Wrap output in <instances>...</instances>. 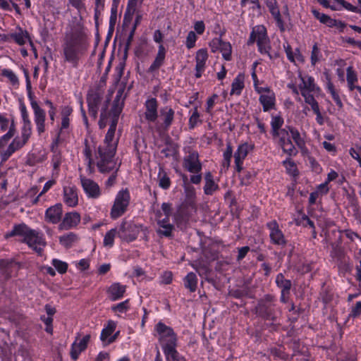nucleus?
<instances>
[{"label":"nucleus","mask_w":361,"mask_h":361,"mask_svg":"<svg viewBox=\"0 0 361 361\" xmlns=\"http://www.w3.org/2000/svg\"><path fill=\"white\" fill-rule=\"evenodd\" d=\"M117 122L118 120L112 118L104 145L99 147L100 160L97 162V166L102 173L110 171L114 168L113 158L117 147V140L114 138Z\"/></svg>","instance_id":"f257e3e1"},{"label":"nucleus","mask_w":361,"mask_h":361,"mask_svg":"<svg viewBox=\"0 0 361 361\" xmlns=\"http://www.w3.org/2000/svg\"><path fill=\"white\" fill-rule=\"evenodd\" d=\"M154 335L157 338L165 357L177 351L178 337L171 327L159 322L154 326Z\"/></svg>","instance_id":"f03ea898"},{"label":"nucleus","mask_w":361,"mask_h":361,"mask_svg":"<svg viewBox=\"0 0 361 361\" xmlns=\"http://www.w3.org/2000/svg\"><path fill=\"white\" fill-rule=\"evenodd\" d=\"M299 78L300 82L298 86L290 83L288 87L292 90L293 93L298 95L300 94L306 104L316 101L314 97L320 93L321 89L315 83L314 78L308 75H302L301 74L299 75Z\"/></svg>","instance_id":"7ed1b4c3"},{"label":"nucleus","mask_w":361,"mask_h":361,"mask_svg":"<svg viewBox=\"0 0 361 361\" xmlns=\"http://www.w3.org/2000/svg\"><path fill=\"white\" fill-rule=\"evenodd\" d=\"M185 155L183 159V168L188 172L192 173L190 181L192 184L198 185L202 179V164L197 151L190 147L184 149Z\"/></svg>","instance_id":"20e7f679"},{"label":"nucleus","mask_w":361,"mask_h":361,"mask_svg":"<svg viewBox=\"0 0 361 361\" xmlns=\"http://www.w3.org/2000/svg\"><path fill=\"white\" fill-rule=\"evenodd\" d=\"M257 42L259 51L262 54L267 55L270 59V42L267 37V30L264 25H256L252 28L248 40V44Z\"/></svg>","instance_id":"39448f33"},{"label":"nucleus","mask_w":361,"mask_h":361,"mask_svg":"<svg viewBox=\"0 0 361 361\" xmlns=\"http://www.w3.org/2000/svg\"><path fill=\"white\" fill-rule=\"evenodd\" d=\"M130 202V192L127 189L119 190L114 199V204L110 212L112 219H116L121 216L127 211Z\"/></svg>","instance_id":"423d86ee"},{"label":"nucleus","mask_w":361,"mask_h":361,"mask_svg":"<svg viewBox=\"0 0 361 361\" xmlns=\"http://www.w3.org/2000/svg\"><path fill=\"white\" fill-rule=\"evenodd\" d=\"M63 54L66 62L71 63L74 67L77 66L80 58V49L78 41L71 38L63 46Z\"/></svg>","instance_id":"0eeeda50"},{"label":"nucleus","mask_w":361,"mask_h":361,"mask_svg":"<svg viewBox=\"0 0 361 361\" xmlns=\"http://www.w3.org/2000/svg\"><path fill=\"white\" fill-rule=\"evenodd\" d=\"M140 232V226L131 221H123L118 229V236L126 242L135 240Z\"/></svg>","instance_id":"6e6552de"},{"label":"nucleus","mask_w":361,"mask_h":361,"mask_svg":"<svg viewBox=\"0 0 361 361\" xmlns=\"http://www.w3.org/2000/svg\"><path fill=\"white\" fill-rule=\"evenodd\" d=\"M82 190L87 197L91 199H98L102 195L99 185L93 180L84 176H80Z\"/></svg>","instance_id":"1a4fd4ad"},{"label":"nucleus","mask_w":361,"mask_h":361,"mask_svg":"<svg viewBox=\"0 0 361 361\" xmlns=\"http://www.w3.org/2000/svg\"><path fill=\"white\" fill-rule=\"evenodd\" d=\"M257 93L259 94V101L264 111H269L275 108V94L268 85H264L263 90H260Z\"/></svg>","instance_id":"9d476101"},{"label":"nucleus","mask_w":361,"mask_h":361,"mask_svg":"<svg viewBox=\"0 0 361 361\" xmlns=\"http://www.w3.org/2000/svg\"><path fill=\"white\" fill-rule=\"evenodd\" d=\"M30 106L33 111L34 121L36 126L37 131L39 135H41L45 131V111L42 108H41V106L35 99H32V102H30Z\"/></svg>","instance_id":"9b49d317"},{"label":"nucleus","mask_w":361,"mask_h":361,"mask_svg":"<svg viewBox=\"0 0 361 361\" xmlns=\"http://www.w3.org/2000/svg\"><path fill=\"white\" fill-rule=\"evenodd\" d=\"M143 116L147 123H155L159 117L158 102L156 98L148 97L144 103Z\"/></svg>","instance_id":"f8f14e48"},{"label":"nucleus","mask_w":361,"mask_h":361,"mask_svg":"<svg viewBox=\"0 0 361 361\" xmlns=\"http://www.w3.org/2000/svg\"><path fill=\"white\" fill-rule=\"evenodd\" d=\"M209 45L212 52L219 51L225 60H231L232 47L230 42L223 41L220 37H215Z\"/></svg>","instance_id":"ddd939ff"},{"label":"nucleus","mask_w":361,"mask_h":361,"mask_svg":"<svg viewBox=\"0 0 361 361\" xmlns=\"http://www.w3.org/2000/svg\"><path fill=\"white\" fill-rule=\"evenodd\" d=\"M255 145L252 142H243L238 145L237 150L234 153V160L235 167L238 171L243 169V161L248 153L253 150Z\"/></svg>","instance_id":"4468645a"},{"label":"nucleus","mask_w":361,"mask_h":361,"mask_svg":"<svg viewBox=\"0 0 361 361\" xmlns=\"http://www.w3.org/2000/svg\"><path fill=\"white\" fill-rule=\"evenodd\" d=\"M25 243H26L30 248L37 253H41L46 245V242L43 235L32 229Z\"/></svg>","instance_id":"2eb2a0df"},{"label":"nucleus","mask_w":361,"mask_h":361,"mask_svg":"<svg viewBox=\"0 0 361 361\" xmlns=\"http://www.w3.org/2000/svg\"><path fill=\"white\" fill-rule=\"evenodd\" d=\"M312 12L314 16L319 20L321 23L325 24L329 27H336L340 31H343L345 27V24L342 21L333 19L330 16L322 13L317 10H312Z\"/></svg>","instance_id":"dca6fc26"},{"label":"nucleus","mask_w":361,"mask_h":361,"mask_svg":"<svg viewBox=\"0 0 361 361\" xmlns=\"http://www.w3.org/2000/svg\"><path fill=\"white\" fill-rule=\"evenodd\" d=\"M80 222V215L76 212L66 213L59 225V230H69L76 227Z\"/></svg>","instance_id":"f3484780"},{"label":"nucleus","mask_w":361,"mask_h":361,"mask_svg":"<svg viewBox=\"0 0 361 361\" xmlns=\"http://www.w3.org/2000/svg\"><path fill=\"white\" fill-rule=\"evenodd\" d=\"M267 226L269 229V236L271 242L276 245H285L286 241L284 235L279 228L277 222L276 221H270L267 224Z\"/></svg>","instance_id":"a211bd4d"},{"label":"nucleus","mask_w":361,"mask_h":361,"mask_svg":"<svg viewBox=\"0 0 361 361\" xmlns=\"http://www.w3.org/2000/svg\"><path fill=\"white\" fill-rule=\"evenodd\" d=\"M116 328V323L114 321H108L100 335V340L104 346H106L116 341V336H113Z\"/></svg>","instance_id":"6ab92c4d"},{"label":"nucleus","mask_w":361,"mask_h":361,"mask_svg":"<svg viewBox=\"0 0 361 361\" xmlns=\"http://www.w3.org/2000/svg\"><path fill=\"white\" fill-rule=\"evenodd\" d=\"M11 38L19 46H23L27 42L32 45L29 32L19 25L11 32Z\"/></svg>","instance_id":"aec40b11"},{"label":"nucleus","mask_w":361,"mask_h":361,"mask_svg":"<svg viewBox=\"0 0 361 361\" xmlns=\"http://www.w3.org/2000/svg\"><path fill=\"white\" fill-rule=\"evenodd\" d=\"M101 99L102 96L99 92L91 90L88 92L87 101L89 107V113L94 118L97 117L99 104Z\"/></svg>","instance_id":"412c9836"},{"label":"nucleus","mask_w":361,"mask_h":361,"mask_svg":"<svg viewBox=\"0 0 361 361\" xmlns=\"http://www.w3.org/2000/svg\"><path fill=\"white\" fill-rule=\"evenodd\" d=\"M90 339V336L85 335L82 338H76L73 343L71 349V357L73 360H77L79 355L86 349Z\"/></svg>","instance_id":"4be33fe9"},{"label":"nucleus","mask_w":361,"mask_h":361,"mask_svg":"<svg viewBox=\"0 0 361 361\" xmlns=\"http://www.w3.org/2000/svg\"><path fill=\"white\" fill-rule=\"evenodd\" d=\"M208 59V52L205 49H200L195 55V77L200 78L206 68V62Z\"/></svg>","instance_id":"5701e85b"},{"label":"nucleus","mask_w":361,"mask_h":361,"mask_svg":"<svg viewBox=\"0 0 361 361\" xmlns=\"http://www.w3.org/2000/svg\"><path fill=\"white\" fill-rule=\"evenodd\" d=\"M266 5L267 8H269V12L271 13V16L274 18L276 25L280 29L281 31L285 30V25L284 23L282 20L281 15L278 6L277 1L276 0H267L266 1Z\"/></svg>","instance_id":"b1692460"},{"label":"nucleus","mask_w":361,"mask_h":361,"mask_svg":"<svg viewBox=\"0 0 361 361\" xmlns=\"http://www.w3.org/2000/svg\"><path fill=\"white\" fill-rule=\"evenodd\" d=\"M7 130H8L7 133L2 137L4 140H8L12 137L16 129L13 121H10L6 114H0V132L4 133Z\"/></svg>","instance_id":"393cba45"},{"label":"nucleus","mask_w":361,"mask_h":361,"mask_svg":"<svg viewBox=\"0 0 361 361\" xmlns=\"http://www.w3.org/2000/svg\"><path fill=\"white\" fill-rule=\"evenodd\" d=\"M63 202L68 207H75L78 203L77 189L74 186H65L63 188Z\"/></svg>","instance_id":"a878e982"},{"label":"nucleus","mask_w":361,"mask_h":361,"mask_svg":"<svg viewBox=\"0 0 361 361\" xmlns=\"http://www.w3.org/2000/svg\"><path fill=\"white\" fill-rule=\"evenodd\" d=\"M159 112L161 126L167 130L173 122L175 111L171 107L166 106L162 107Z\"/></svg>","instance_id":"bb28decb"},{"label":"nucleus","mask_w":361,"mask_h":361,"mask_svg":"<svg viewBox=\"0 0 361 361\" xmlns=\"http://www.w3.org/2000/svg\"><path fill=\"white\" fill-rule=\"evenodd\" d=\"M31 231L32 229L24 224L15 225L11 231L5 234V238L19 236L25 242Z\"/></svg>","instance_id":"cd10ccee"},{"label":"nucleus","mask_w":361,"mask_h":361,"mask_svg":"<svg viewBox=\"0 0 361 361\" xmlns=\"http://www.w3.org/2000/svg\"><path fill=\"white\" fill-rule=\"evenodd\" d=\"M62 215V207L61 204H56L48 208L45 213V219L51 224H57Z\"/></svg>","instance_id":"c85d7f7f"},{"label":"nucleus","mask_w":361,"mask_h":361,"mask_svg":"<svg viewBox=\"0 0 361 361\" xmlns=\"http://www.w3.org/2000/svg\"><path fill=\"white\" fill-rule=\"evenodd\" d=\"M73 113V109L69 106H64L61 109V126L59 128V134L68 130L70 127V116Z\"/></svg>","instance_id":"c756f323"},{"label":"nucleus","mask_w":361,"mask_h":361,"mask_svg":"<svg viewBox=\"0 0 361 361\" xmlns=\"http://www.w3.org/2000/svg\"><path fill=\"white\" fill-rule=\"evenodd\" d=\"M346 81L350 91L357 90L361 94V87L356 85L358 81L357 75L353 66L346 68Z\"/></svg>","instance_id":"7c9ffc66"},{"label":"nucleus","mask_w":361,"mask_h":361,"mask_svg":"<svg viewBox=\"0 0 361 361\" xmlns=\"http://www.w3.org/2000/svg\"><path fill=\"white\" fill-rule=\"evenodd\" d=\"M126 286L120 283H114L108 288L107 293L111 300H117L123 297Z\"/></svg>","instance_id":"2f4dec72"},{"label":"nucleus","mask_w":361,"mask_h":361,"mask_svg":"<svg viewBox=\"0 0 361 361\" xmlns=\"http://www.w3.org/2000/svg\"><path fill=\"white\" fill-rule=\"evenodd\" d=\"M171 214V204L164 202L159 209L156 212V221L157 224L169 222V216Z\"/></svg>","instance_id":"473e14b6"},{"label":"nucleus","mask_w":361,"mask_h":361,"mask_svg":"<svg viewBox=\"0 0 361 361\" xmlns=\"http://www.w3.org/2000/svg\"><path fill=\"white\" fill-rule=\"evenodd\" d=\"M123 89H119L114 100L113 107L111 111L112 118L118 120V116L122 111L124 99L123 98Z\"/></svg>","instance_id":"72a5a7b5"},{"label":"nucleus","mask_w":361,"mask_h":361,"mask_svg":"<svg viewBox=\"0 0 361 361\" xmlns=\"http://www.w3.org/2000/svg\"><path fill=\"white\" fill-rule=\"evenodd\" d=\"M166 51L165 47L162 44H160L159 46L158 51L154 59V61H153V63L151 64L148 69L149 72L152 73L158 70L164 64L166 57Z\"/></svg>","instance_id":"f704fd0d"},{"label":"nucleus","mask_w":361,"mask_h":361,"mask_svg":"<svg viewBox=\"0 0 361 361\" xmlns=\"http://www.w3.org/2000/svg\"><path fill=\"white\" fill-rule=\"evenodd\" d=\"M27 142V140H25V138L21 136L16 137L4 154L3 159L6 160L8 159L13 152L21 148Z\"/></svg>","instance_id":"c9c22d12"},{"label":"nucleus","mask_w":361,"mask_h":361,"mask_svg":"<svg viewBox=\"0 0 361 361\" xmlns=\"http://www.w3.org/2000/svg\"><path fill=\"white\" fill-rule=\"evenodd\" d=\"M27 142V140H25V138L21 136L16 137L4 154L3 159L6 160L8 159L13 152L21 148Z\"/></svg>","instance_id":"e433bc0d"},{"label":"nucleus","mask_w":361,"mask_h":361,"mask_svg":"<svg viewBox=\"0 0 361 361\" xmlns=\"http://www.w3.org/2000/svg\"><path fill=\"white\" fill-rule=\"evenodd\" d=\"M205 184L204 186V192L207 195H212L219 189L218 184L214 181V177L211 172L208 171L204 175Z\"/></svg>","instance_id":"4c0bfd02"},{"label":"nucleus","mask_w":361,"mask_h":361,"mask_svg":"<svg viewBox=\"0 0 361 361\" xmlns=\"http://www.w3.org/2000/svg\"><path fill=\"white\" fill-rule=\"evenodd\" d=\"M1 75L7 79L11 85L15 89H18L20 86V80L16 73L9 68H2L1 70Z\"/></svg>","instance_id":"58836bf2"},{"label":"nucleus","mask_w":361,"mask_h":361,"mask_svg":"<svg viewBox=\"0 0 361 361\" xmlns=\"http://www.w3.org/2000/svg\"><path fill=\"white\" fill-rule=\"evenodd\" d=\"M245 87V75L239 73L234 78L232 85L231 94L240 95Z\"/></svg>","instance_id":"ea45409f"},{"label":"nucleus","mask_w":361,"mask_h":361,"mask_svg":"<svg viewBox=\"0 0 361 361\" xmlns=\"http://www.w3.org/2000/svg\"><path fill=\"white\" fill-rule=\"evenodd\" d=\"M183 186L185 194L186 202L192 209H194L195 207V189L190 184H184Z\"/></svg>","instance_id":"a19ab883"},{"label":"nucleus","mask_w":361,"mask_h":361,"mask_svg":"<svg viewBox=\"0 0 361 361\" xmlns=\"http://www.w3.org/2000/svg\"><path fill=\"white\" fill-rule=\"evenodd\" d=\"M184 286L192 293L195 292L197 286V277L193 272L188 273L183 279Z\"/></svg>","instance_id":"79ce46f5"},{"label":"nucleus","mask_w":361,"mask_h":361,"mask_svg":"<svg viewBox=\"0 0 361 361\" xmlns=\"http://www.w3.org/2000/svg\"><path fill=\"white\" fill-rule=\"evenodd\" d=\"M118 235V229L112 228L107 231L104 236L103 245L106 247L111 248L114 246V239Z\"/></svg>","instance_id":"37998d69"},{"label":"nucleus","mask_w":361,"mask_h":361,"mask_svg":"<svg viewBox=\"0 0 361 361\" xmlns=\"http://www.w3.org/2000/svg\"><path fill=\"white\" fill-rule=\"evenodd\" d=\"M62 157L59 152L54 151L51 158V165L53 166L52 178H57L59 175V168L61 164Z\"/></svg>","instance_id":"c03bdc74"},{"label":"nucleus","mask_w":361,"mask_h":361,"mask_svg":"<svg viewBox=\"0 0 361 361\" xmlns=\"http://www.w3.org/2000/svg\"><path fill=\"white\" fill-rule=\"evenodd\" d=\"M276 283L278 286L282 288L281 293L283 295L288 294L291 286V283L289 280H286L284 276L279 274L276 278Z\"/></svg>","instance_id":"a18cd8bd"},{"label":"nucleus","mask_w":361,"mask_h":361,"mask_svg":"<svg viewBox=\"0 0 361 361\" xmlns=\"http://www.w3.org/2000/svg\"><path fill=\"white\" fill-rule=\"evenodd\" d=\"M157 224L159 226V228L157 229V233L159 235L165 237H169L171 235V233L174 228L173 224H171L170 222Z\"/></svg>","instance_id":"49530a36"},{"label":"nucleus","mask_w":361,"mask_h":361,"mask_svg":"<svg viewBox=\"0 0 361 361\" xmlns=\"http://www.w3.org/2000/svg\"><path fill=\"white\" fill-rule=\"evenodd\" d=\"M77 235L73 233H68L59 237V243L63 247H69L77 240Z\"/></svg>","instance_id":"de8ad7c7"},{"label":"nucleus","mask_w":361,"mask_h":361,"mask_svg":"<svg viewBox=\"0 0 361 361\" xmlns=\"http://www.w3.org/2000/svg\"><path fill=\"white\" fill-rule=\"evenodd\" d=\"M283 120L281 117L272 116L271 121L272 135L284 130V129L281 128V126H283Z\"/></svg>","instance_id":"09e8293b"},{"label":"nucleus","mask_w":361,"mask_h":361,"mask_svg":"<svg viewBox=\"0 0 361 361\" xmlns=\"http://www.w3.org/2000/svg\"><path fill=\"white\" fill-rule=\"evenodd\" d=\"M308 104L311 106L312 110L316 114V121L317 123L322 126L324 123V118L321 113L319 103L316 100Z\"/></svg>","instance_id":"8fccbe9b"},{"label":"nucleus","mask_w":361,"mask_h":361,"mask_svg":"<svg viewBox=\"0 0 361 361\" xmlns=\"http://www.w3.org/2000/svg\"><path fill=\"white\" fill-rule=\"evenodd\" d=\"M273 137L274 139H275L279 142L281 147L286 142H288L289 140H290L289 133L286 130H283L279 133H277L276 134L274 135Z\"/></svg>","instance_id":"3c124183"},{"label":"nucleus","mask_w":361,"mask_h":361,"mask_svg":"<svg viewBox=\"0 0 361 361\" xmlns=\"http://www.w3.org/2000/svg\"><path fill=\"white\" fill-rule=\"evenodd\" d=\"M158 178H159V185L164 188L167 189L169 188L171 181L169 178V176L166 175V173L162 170L160 169L159 174H158Z\"/></svg>","instance_id":"603ef678"},{"label":"nucleus","mask_w":361,"mask_h":361,"mask_svg":"<svg viewBox=\"0 0 361 361\" xmlns=\"http://www.w3.org/2000/svg\"><path fill=\"white\" fill-rule=\"evenodd\" d=\"M289 130L291 137L293 138L295 144L300 148L304 147L305 141L303 138L301 137L298 130L295 128H289Z\"/></svg>","instance_id":"864d4df0"},{"label":"nucleus","mask_w":361,"mask_h":361,"mask_svg":"<svg viewBox=\"0 0 361 361\" xmlns=\"http://www.w3.org/2000/svg\"><path fill=\"white\" fill-rule=\"evenodd\" d=\"M349 154L353 159L356 160L359 165L361 166V146L355 145L350 147L349 149Z\"/></svg>","instance_id":"5fc2aeb1"},{"label":"nucleus","mask_w":361,"mask_h":361,"mask_svg":"<svg viewBox=\"0 0 361 361\" xmlns=\"http://www.w3.org/2000/svg\"><path fill=\"white\" fill-rule=\"evenodd\" d=\"M51 264L60 274H64L66 272L68 269V264L66 262L57 259H54Z\"/></svg>","instance_id":"6e6d98bb"},{"label":"nucleus","mask_w":361,"mask_h":361,"mask_svg":"<svg viewBox=\"0 0 361 361\" xmlns=\"http://www.w3.org/2000/svg\"><path fill=\"white\" fill-rule=\"evenodd\" d=\"M32 134V123L31 121L23 123L21 128V137H24L25 140H29Z\"/></svg>","instance_id":"4d7b16f0"},{"label":"nucleus","mask_w":361,"mask_h":361,"mask_svg":"<svg viewBox=\"0 0 361 361\" xmlns=\"http://www.w3.org/2000/svg\"><path fill=\"white\" fill-rule=\"evenodd\" d=\"M322 57V54L320 52L319 49L317 47V44H315L312 50L311 54V63L312 66H315L316 63L320 60Z\"/></svg>","instance_id":"13d9d810"},{"label":"nucleus","mask_w":361,"mask_h":361,"mask_svg":"<svg viewBox=\"0 0 361 361\" xmlns=\"http://www.w3.org/2000/svg\"><path fill=\"white\" fill-rule=\"evenodd\" d=\"M197 39V37L195 32L190 31L188 34L185 41V46L188 49L193 48L195 46V42Z\"/></svg>","instance_id":"bf43d9fd"},{"label":"nucleus","mask_w":361,"mask_h":361,"mask_svg":"<svg viewBox=\"0 0 361 361\" xmlns=\"http://www.w3.org/2000/svg\"><path fill=\"white\" fill-rule=\"evenodd\" d=\"M112 310L116 312L123 313L126 312L129 309L128 300H126L123 302H121L112 307Z\"/></svg>","instance_id":"052dcab7"},{"label":"nucleus","mask_w":361,"mask_h":361,"mask_svg":"<svg viewBox=\"0 0 361 361\" xmlns=\"http://www.w3.org/2000/svg\"><path fill=\"white\" fill-rule=\"evenodd\" d=\"M297 225H302L303 226H309L310 228L314 230V224L308 216L305 214H302L300 219L296 221Z\"/></svg>","instance_id":"680f3d73"},{"label":"nucleus","mask_w":361,"mask_h":361,"mask_svg":"<svg viewBox=\"0 0 361 361\" xmlns=\"http://www.w3.org/2000/svg\"><path fill=\"white\" fill-rule=\"evenodd\" d=\"M361 316V301L356 302L349 314L350 317L357 318Z\"/></svg>","instance_id":"e2e57ef3"},{"label":"nucleus","mask_w":361,"mask_h":361,"mask_svg":"<svg viewBox=\"0 0 361 361\" xmlns=\"http://www.w3.org/2000/svg\"><path fill=\"white\" fill-rule=\"evenodd\" d=\"M283 151L288 154V155H293L296 154V149L294 145H293L291 140L286 142L283 145L281 146Z\"/></svg>","instance_id":"0e129e2a"},{"label":"nucleus","mask_w":361,"mask_h":361,"mask_svg":"<svg viewBox=\"0 0 361 361\" xmlns=\"http://www.w3.org/2000/svg\"><path fill=\"white\" fill-rule=\"evenodd\" d=\"M252 79L253 80V85H254L255 90L257 92L260 90H263L264 85H262V82H260L259 80L255 71L252 73Z\"/></svg>","instance_id":"69168bd1"},{"label":"nucleus","mask_w":361,"mask_h":361,"mask_svg":"<svg viewBox=\"0 0 361 361\" xmlns=\"http://www.w3.org/2000/svg\"><path fill=\"white\" fill-rule=\"evenodd\" d=\"M283 165L285 166L286 170L289 173H290L291 175H295L297 169L295 164L293 161L290 160L284 161Z\"/></svg>","instance_id":"338daca9"},{"label":"nucleus","mask_w":361,"mask_h":361,"mask_svg":"<svg viewBox=\"0 0 361 361\" xmlns=\"http://www.w3.org/2000/svg\"><path fill=\"white\" fill-rule=\"evenodd\" d=\"M166 361H186L185 357L178 353V350L175 353L166 356Z\"/></svg>","instance_id":"774afa93"}]
</instances>
